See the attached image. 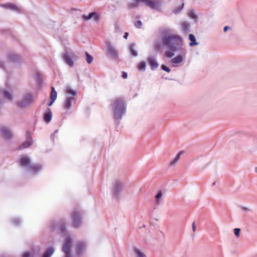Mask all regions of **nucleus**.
<instances>
[{"instance_id": "nucleus-1", "label": "nucleus", "mask_w": 257, "mask_h": 257, "mask_svg": "<svg viewBox=\"0 0 257 257\" xmlns=\"http://www.w3.org/2000/svg\"><path fill=\"white\" fill-rule=\"evenodd\" d=\"M164 45L166 46L169 50L166 52L168 58H172L174 52H176L179 55L171 60L172 63L179 64L183 62L186 54V50L183 47L182 39L177 35H164L162 37Z\"/></svg>"}, {"instance_id": "nucleus-2", "label": "nucleus", "mask_w": 257, "mask_h": 257, "mask_svg": "<svg viewBox=\"0 0 257 257\" xmlns=\"http://www.w3.org/2000/svg\"><path fill=\"white\" fill-rule=\"evenodd\" d=\"M110 107L117 127L120 124L122 116L126 113V103L124 98L122 97L115 98L110 104Z\"/></svg>"}, {"instance_id": "nucleus-3", "label": "nucleus", "mask_w": 257, "mask_h": 257, "mask_svg": "<svg viewBox=\"0 0 257 257\" xmlns=\"http://www.w3.org/2000/svg\"><path fill=\"white\" fill-rule=\"evenodd\" d=\"M20 163L21 166L27 167L28 171L34 175L37 174L43 169L42 165L31 164L30 158L25 156L21 157Z\"/></svg>"}, {"instance_id": "nucleus-4", "label": "nucleus", "mask_w": 257, "mask_h": 257, "mask_svg": "<svg viewBox=\"0 0 257 257\" xmlns=\"http://www.w3.org/2000/svg\"><path fill=\"white\" fill-rule=\"evenodd\" d=\"M66 222L64 219H60L58 221H54L51 224L50 228L51 231L58 230L60 233L64 235L67 233Z\"/></svg>"}, {"instance_id": "nucleus-5", "label": "nucleus", "mask_w": 257, "mask_h": 257, "mask_svg": "<svg viewBox=\"0 0 257 257\" xmlns=\"http://www.w3.org/2000/svg\"><path fill=\"white\" fill-rule=\"evenodd\" d=\"M34 97L31 92L25 93L21 100L17 102V105L18 107L23 108L28 107L33 103Z\"/></svg>"}, {"instance_id": "nucleus-6", "label": "nucleus", "mask_w": 257, "mask_h": 257, "mask_svg": "<svg viewBox=\"0 0 257 257\" xmlns=\"http://www.w3.org/2000/svg\"><path fill=\"white\" fill-rule=\"evenodd\" d=\"M123 188L124 184L120 180H116L113 183L112 193L115 199L118 200L119 199L121 192Z\"/></svg>"}, {"instance_id": "nucleus-7", "label": "nucleus", "mask_w": 257, "mask_h": 257, "mask_svg": "<svg viewBox=\"0 0 257 257\" xmlns=\"http://www.w3.org/2000/svg\"><path fill=\"white\" fill-rule=\"evenodd\" d=\"M62 57L64 62L71 67H73L74 64L73 59L77 58V56L74 52L72 51L69 52L67 50L63 53Z\"/></svg>"}, {"instance_id": "nucleus-8", "label": "nucleus", "mask_w": 257, "mask_h": 257, "mask_svg": "<svg viewBox=\"0 0 257 257\" xmlns=\"http://www.w3.org/2000/svg\"><path fill=\"white\" fill-rule=\"evenodd\" d=\"M72 226L75 228H79L82 223V216L80 212L74 211L71 214Z\"/></svg>"}, {"instance_id": "nucleus-9", "label": "nucleus", "mask_w": 257, "mask_h": 257, "mask_svg": "<svg viewBox=\"0 0 257 257\" xmlns=\"http://www.w3.org/2000/svg\"><path fill=\"white\" fill-rule=\"evenodd\" d=\"M72 242V239L70 237H67L65 239L63 246V251L65 253V257H71V245Z\"/></svg>"}, {"instance_id": "nucleus-10", "label": "nucleus", "mask_w": 257, "mask_h": 257, "mask_svg": "<svg viewBox=\"0 0 257 257\" xmlns=\"http://www.w3.org/2000/svg\"><path fill=\"white\" fill-rule=\"evenodd\" d=\"M106 51L107 54L113 59H118V52L110 43L106 44Z\"/></svg>"}, {"instance_id": "nucleus-11", "label": "nucleus", "mask_w": 257, "mask_h": 257, "mask_svg": "<svg viewBox=\"0 0 257 257\" xmlns=\"http://www.w3.org/2000/svg\"><path fill=\"white\" fill-rule=\"evenodd\" d=\"M86 245V243L84 241H78L76 246V254L78 256H80L84 252Z\"/></svg>"}, {"instance_id": "nucleus-12", "label": "nucleus", "mask_w": 257, "mask_h": 257, "mask_svg": "<svg viewBox=\"0 0 257 257\" xmlns=\"http://www.w3.org/2000/svg\"><path fill=\"white\" fill-rule=\"evenodd\" d=\"M0 6L6 9L11 10L12 11L16 12L18 13H21L23 11L22 10L21 8H20L18 6L13 4L7 3L1 4Z\"/></svg>"}, {"instance_id": "nucleus-13", "label": "nucleus", "mask_w": 257, "mask_h": 257, "mask_svg": "<svg viewBox=\"0 0 257 257\" xmlns=\"http://www.w3.org/2000/svg\"><path fill=\"white\" fill-rule=\"evenodd\" d=\"M8 57L11 62L14 63H19L21 60V55L14 52H10Z\"/></svg>"}, {"instance_id": "nucleus-14", "label": "nucleus", "mask_w": 257, "mask_h": 257, "mask_svg": "<svg viewBox=\"0 0 257 257\" xmlns=\"http://www.w3.org/2000/svg\"><path fill=\"white\" fill-rule=\"evenodd\" d=\"M52 119V112L50 108H47L43 114V120L46 123L51 122Z\"/></svg>"}, {"instance_id": "nucleus-15", "label": "nucleus", "mask_w": 257, "mask_h": 257, "mask_svg": "<svg viewBox=\"0 0 257 257\" xmlns=\"http://www.w3.org/2000/svg\"><path fill=\"white\" fill-rule=\"evenodd\" d=\"M82 18L84 20L87 21L94 18V20L95 21H98L100 19L99 16L98 14H96L95 12H91L88 15H84L82 16Z\"/></svg>"}, {"instance_id": "nucleus-16", "label": "nucleus", "mask_w": 257, "mask_h": 257, "mask_svg": "<svg viewBox=\"0 0 257 257\" xmlns=\"http://www.w3.org/2000/svg\"><path fill=\"white\" fill-rule=\"evenodd\" d=\"M57 96V93L55 90V89L54 87H51V91L50 94V101L48 103V105L49 106H51L55 101Z\"/></svg>"}, {"instance_id": "nucleus-17", "label": "nucleus", "mask_w": 257, "mask_h": 257, "mask_svg": "<svg viewBox=\"0 0 257 257\" xmlns=\"http://www.w3.org/2000/svg\"><path fill=\"white\" fill-rule=\"evenodd\" d=\"M148 62L150 66L151 69L153 70L157 69L159 64L156 60L153 57H150L148 58Z\"/></svg>"}, {"instance_id": "nucleus-18", "label": "nucleus", "mask_w": 257, "mask_h": 257, "mask_svg": "<svg viewBox=\"0 0 257 257\" xmlns=\"http://www.w3.org/2000/svg\"><path fill=\"white\" fill-rule=\"evenodd\" d=\"M136 44L134 42L129 44L128 49L132 57H137L138 55V51L135 49Z\"/></svg>"}, {"instance_id": "nucleus-19", "label": "nucleus", "mask_w": 257, "mask_h": 257, "mask_svg": "<svg viewBox=\"0 0 257 257\" xmlns=\"http://www.w3.org/2000/svg\"><path fill=\"white\" fill-rule=\"evenodd\" d=\"M35 79L37 82V87L41 89L43 83L42 76L40 72H37L35 74Z\"/></svg>"}, {"instance_id": "nucleus-20", "label": "nucleus", "mask_w": 257, "mask_h": 257, "mask_svg": "<svg viewBox=\"0 0 257 257\" xmlns=\"http://www.w3.org/2000/svg\"><path fill=\"white\" fill-rule=\"evenodd\" d=\"M1 131L3 136L6 139H10L12 137V134L10 131L5 127H2L1 128Z\"/></svg>"}, {"instance_id": "nucleus-21", "label": "nucleus", "mask_w": 257, "mask_h": 257, "mask_svg": "<svg viewBox=\"0 0 257 257\" xmlns=\"http://www.w3.org/2000/svg\"><path fill=\"white\" fill-rule=\"evenodd\" d=\"M74 98L71 97H67L64 103V107L67 110H69L72 106V101Z\"/></svg>"}, {"instance_id": "nucleus-22", "label": "nucleus", "mask_w": 257, "mask_h": 257, "mask_svg": "<svg viewBox=\"0 0 257 257\" xmlns=\"http://www.w3.org/2000/svg\"><path fill=\"white\" fill-rule=\"evenodd\" d=\"M0 94L8 100L12 101L13 99V95L10 92L3 90L1 88Z\"/></svg>"}, {"instance_id": "nucleus-23", "label": "nucleus", "mask_w": 257, "mask_h": 257, "mask_svg": "<svg viewBox=\"0 0 257 257\" xmlns=\"http://www.w3.org/2000/svg\"><path fill=\"white\" fill-rule=\"evenodd\" d=\"M54 252V248L53 247H49L43 253L42 257H51Z\"/></svg>"}, {"instance_id": "nucleus-24", "label": "nucleus", "mask_w": 257, "mask_h": 257, "mask_svg": "<svg viewBox=\"0 0 257 257\" xmlns=\"http://www.w3.org/2000/svg\"><path fill=\"white\" fill-rule=\"evenodd\" d=\"M189 39L190 41L189 43L190 46H197L199 45V43L196 41V38L194 34H190L189 35Z\"/></svg>"}, {"instance_id": "nucleus-25", "label": "nucleus", "mask_w": 257, "mask_h": 257, "mask_svg": "<svg viewBox=\"0 0 257 257\" xmlns=\"http://www.w3.org/2000/svg\"><path fill=\"white\" fill-rule=\"evenodd\" d=\"M33 144V141H30V140H26V141L23 143L21 145H20L18 147V150H21L24 149H26L29 148Z\"/></svg>"}, {"instance_id": "nucleus-26", "label": "nucleus", "mask_w": 257, "mask_h": 257, "mask_svg": "<svg viewBox=\"0 0 257 257\" xmlns=\"http://www.w3.org/2000/svg\"><path fill=\"white\" fill-rule=\"evenodd\" d=\"M183 154V152H179L177 155L176 156H175V157L174 158H173V159H172L170 162V165H172V166H174L175 165L177 162L179 160L180 157H181V156Z\"/></svg>"}, {"instance_id": "nucleus-27", "label": "nucleus", "mask_w": 257, "mask_h": 257, "mask_svg": "<svg viewBox=\"0 0 257 257\" xmlns=\"http://www.w3.org/2000/svg\"><path fill=\"white\" fill-rule=\"evenodd\" d=\"M134 251L136 255V257H147L146 254L137 247H135Z\"/></svg>"}, {"instance_id": "nucleus-28", "label": "nucleus", "mask_w": 257, "mask_h": 257, "mask_svg": "<svg viewBox=\"0 0 257 257\" xmlns=\"http://www.w3.org/2000/svg\"><path fill=\"white\" fill-rule=\"evenodd\" d=\"M188 16L191 19L194 20L195 22H196L198 19L197 15L195 14L194 10H191L188 13Z\"/></svg>"}, {"instance_id": "nucleus-29", "label": "nucleus", "mask_w": 257, "mask_h": 257, "mask_svg": "<svg viewBox=\"0 0 257 257\" xmlns=\"http://www.w3.org/2000/svg\"><path fill=\"white\" fill-rule=\"evenodd\" d=\"M162 196V192L161 190L158 191L157 194L155 196V203L157 204H159L160 200Z\"/></svg>"}, {"instance_id": "nucleus-30", "label": "nucleus", "mask_w": 257, "mask_h": 257, "mask_svg": "<svg viewBox=\"0 0 257 257\" xmlns=\"http://www.w3.org/2000/svg\"><path fill=\"white\" fill-rule=\"evenodd\" d=\"M85 60L88 64H91L93 60V57L90 55L88 52L85 53Z\"/></svg>"}, {"instance_id": "nucleus-31", "label": "nucleus", "mask_w": 257, "mask_h": 257, "mask_svg": "<svg viewBox=\"0 0 257 257\" xmlns=\"http://www.w3.org/2000/svg\"><path fill=\"white\" fill-rule=\"evenodd\" d=\"M190 25L189 23L185 22L182 25V29L186 32L190 31Z\"/></svg>"}, {"instance_id": "nucleus-32", "label": "nucleus", "mask_w": 257, "mask_h": 257, "mask_svg": "<svg viewBox=\"0 0 257 257\" xmlns=\"http://www.w3.org/2000/svg\"><path fill=\"white\" fill-rule=\"evenodd\" d=\"M184 6V4L183 3L181 6H179L178 8L174 9L173 11V13L175 14H178L180 13L181 12L182 10L183 9Z\"/></svg>"}, {"instance_id": "nucleus-33", "label": "nucleus", "mask_w": 257, "mask_h": 257, "mask_svg": "<svg viewBox=\"0 0 257 257\" xmlns=\"http://www.w3.org/2000/svg\"><path fill=\"white\" fill-rule=\"evenodd\" d=\"M162 44L160 42H156L155 45H154V49L156 51H159L161 49L162 47H163V46H164V44H163V41H162Z\"/></svg>"}, {"instance_id": "nucleus-34", "label": "nucleus", "mask_w": 257, "mask_h": 257, "mask_svg": "<svg viewBox=\"0 0 257 257\" xmlns=\"http://www.w3.org/2000/svg\"><path fill=\"white\" fill-rule=\"evenodd\" d=\"M146 63L144 61L141 62L139 65H138V68L140 70L145 71L146 69Z\"/></svg>"}, {"instance_id": "nucleus-35", "label": "nucleus", "mask_w": 257, "mask_h": 257, "mask_svg": "<svg viewBox=\"0 0 257 257\" xmlns=\"http://www.w3.org/2000/svg\"><path fill=\"white\" fill-rule=\"evenodd\" d=\"M143 24L140 20H138L135 22L134 26L138 29H141L142 27Z\"/></svg>"}, {"instance_id": "nucleus-36", "label": "nucleus", "mask_w": 257, "mask_h": 257, "mask_svg": "<svg viewBox=\"0 0 257 257\" xmlns=\"http://www.w3.org/2000/svg\"><path fill=\"white\" fill-rule=\"evenodd\" d=\"M67 92L70 93L71 95L75 96L77 94V92L76 90L72 89L71 88H67L66 90Z\"/></svg>"}, {"instance_id": "nucleus-37", "label": "nucleus", "mask_w": 257, "mask_h": 257, "mask_svg": "<svg viewBox=\"0 0 257 257\" xmlns=\"http://www.w3.org/2000/svg\"><path fill=\"white\" fill-rule=\"evenodd\" d=\"M12 222L15 225H19L21 222V220L19 218H15L13 219Z\"/></svg>"}, {"instance_id": "nucleus-38", "label": "nucleus", "mask_w": 257, "mask_h": 257, "mask_svg": "<svg viewBox=\"0 0 257 257\" xmlns=\"http://www.w3.org/2000/svg\"><path fill=\"white\" fill-rule=\"evenodd\" d=\"M22 257H34V254L30 251H26L23 253Z\"/></svg>"}, {"instance_id": "nucleus-39", "label": "nucleus", "mask_w": 257, "mask_h": 257, "mask_svg": "<svg viewBox=\"0 0 257 257\" xmlns=\"http://www.w3.org/2000/svg\"><path fill=\"white\" fill-rule=\"evenodd\" d=\"M161 68L162 70H164L168 73H169L171 71L170 68L169 67H167V66H166L165 65H164V64L162 65L161 66Z\"/></svg>"}, {"instance_id": "nucleus-40", "label": "nucleus", "mask_w": 257, "mask_h": 257, "mask_svg": "<svg viewBox=\"0 0 257 257\" xmlns=\"http://www.w3.org/2000/svg\"><path fill=\"white\" fill-rule=\"evenodd\" d=\"M240 232V229L239 228H235L234 229V233L236 237H239Z\"/></svg>"}, {"instance_id": "nucleus-41", "label": "nucleus", "mask_w": 257, "mask_h": 257, "mask_svg": "<svg viewBox=\"0 0 257 257\" xmlns=\"http://www.w3.org/2000/svg\"><path fill=\"white\" fill-rule=\"evenodd\" d=\"M26 138H27V140H30V141H33L31 134L29 131H27Z\"/></svg>"}, {"instance_id": "nucleus-42", "label": "nucleus", "mask_w": 257, "mask_h": 257, "mask_svg": "<svg viewBox=\"0 0 257 257\" xmlns=\"http://www.w3.org/2000/svg\"><path fill=\"white\" fill-rule=\"evenodd\" d=\"M136 7V5L134 3H129L127 4V8L129 9H133Z\"/></svg>"}, {"instance_id": "nucleus-43", "label": "nucleus", "mask_w": 257, "mask_h": 257, "mask_svg": "<svg viewBox=\"0 0 257 257\" xmlns=\"http://www.w3.org/2000/svg\"><path fill=\"white\" fill-rule=\"evenodd\" d=\"M121 77L123 79L127 78V73L126 72H125L122 71V74H121Z\"/></svg>"}, {"instance_id": "nucleus-44", "label": "nucleus", "mask_w": 257, "mask_h": 257, "mask_svg": "<svg viewBox=\"0 0 257 257\" xmlns=\"http://www.w3.org/2000/svg\"><path fill=\"white\" fill-rule=\"evenodd\" d=\"M128 32H125L124 33V35H123V38L125 39H127V38H128Z\"/></svg>"}, {"instance_id": "nucleus-45", "label": "nucleus", "mask_w": 257, "mask_h": 257, "mask_svg": "<svg viewBox=\"0 0 257 257\" xmlns=\"http://www.w3.org/2000/svg\"><path fill=\"white\" fill-rule=\"evenodd\" d=\"M230 29V27L228 26H226L223 28V31L226 32L228 29Z\"/></svg>"}, {"instance_id": "nucleus-46", "label": "nucleus", "mask_w": 257, "mask_h": 257, "mask_svg": "<svg viewBox=\"0 0 257 257\" xmlns=\"http://www.w3.org/2000/svg\"><path fill=\"white\" fill-rule=\"evenodd\" d=\"M196 227L195 225V222H194L192 224V229L193 231H195Z\"/></svg>"}, {"instance_id": "nucleus-47", "label": "nucleus", "mask_w": 257, "mask_h": 257, "mask_svg": "<svg viewBox=\"0 0 257 257\" xmlns=\"http://www.w3.org/2000/svg\"><path fill=\"white\" fill-rule=\"evenodd\" d=\"M242 210L244 211H248L249 210V209L248 208H245V207H243Z\"/></svg>"}, {"instance_id": "nucleus-48", "label": "nucleus", "mask_w": 257, "mask_h": 257, "mask_svg": "<svg viewBox=\"0 0 257 257\" xmlns=\"http://www.w3.org/2000/svg\"><path fill=\"white\" fill-rule=\"evenodd\" d=\"M58 130H55V132H54V134H53V135H52V137H54L55 134L57 133H58Z\"/></svg>"}, {"instance_id": "nucleus-49", "label": "nucleus", "mask_w": 257, "mask_h": 257, "mask_svg": "<svg viewBox=\"0 0 257 257\" xmlns=\"http://www.w3.org/2000/svg\"><path fill=\"white\" fill-rule=\"evenodd\" d=\"M216 182H213V183H212V186H215V184H216Z\"/></svg>"}, {"instance_id": "nucleus-50", "label": "nucleus", "mask_w": 257, "mask_h": 257, "mask_svg": "<svg viewBox=\"0 0 257 257\" xmlns=\"http://www.w3.org/2000/svg\"><path fill=\"white\" fill-rule=\"evenodd\" d=\"M254 170H255V173H257V167H255Z\"/></svg>"}, {"instance_id": "nucleus-51", "label": "nucleus", "mask_w": 257, "mask_h": 257, "mask_svg": "<svg viewBox=\"0 0 257 257\" xmlns=\"http://www.w3.org/2000/svg\"><path fill=\"white\" fill-rule=\"evenodd\" d=\"M173 66H174V67L177 66H176V65H175V64H174V65H173Z\"/></svg>"}]
</instances>
